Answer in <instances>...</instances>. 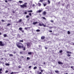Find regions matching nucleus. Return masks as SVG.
Wrapping results in <instances>:
<instances>
[{
  "label": "nucleus",
  "mask_w": 74,
  "mask_h": 74,
  "mask_svg": "<svg viewBox=\"0 0 74 74\" xmlns=\"http://www.w3.org/2000/svg\"><path fill=\"white\" fill-rule=\"evenodd\" d=\"M20 53L21 54H23V53L21 51L20 52Z\"/></svg>",
  "instance_id": "47"
},
{
  "label": "nucleus",
  "mask_w": 74,
  "mask_h": 74,
  "mask_svg": "<svg viewBox=\"0 0 74 74\" xmlns=\"http://www.w3.org/2000/svg\"><path fill=\"white\" fill-rule=\"evenodd\" d=\"M19 23L21 22H22V19H20L19 20Z\"/></svg>",
  "instance_id": "38"
},
{
  "label": "nucleus",
  "mask_w": 74,
  "mask_h": 74,
  "mask_svg": "<svg viewBox=\"0 0 74 74\" xmlns=\"http://www.w3.org/2000/svg\"><path fill=\"white\" fill-rule=\"evenodd\" d=\"M10 74H14V72H12V73H10Z\"/></svg>",
  "instance_id": "53"
},
{
  "label": "nucleus",
  "mask_w": 74,
  "mask_h": 74,
  "mask_svg": "<svg viewBox=\"0 0 74 74\" xmlns=\"http://www.w3.org/2000/svg\"><path fill=\"white\" fill-rule=\"evenodd\" d=\"M3 36L4 37H7V34H3Z\"/></svg>",
  "instance_id": "19"
},
{
  "label": "nucleus",
  "mask_w": 74,
  "mask_h": 74,
  "mask_svg": "<svg viewBox=\"0 0 74 74\" xmlns=\"http://www.w3.org/2000/svg\"><path fill=\"white\" fill-rule=\"evenodd\" d=\"M42 26H43L44 27H49V26H46V25H44V24H42Z\"/></svg>",
  "instance_id": "15"
},
{
  "label": "nucleus",
  "mask_w": 74,
  "mask_h": 74,
  "mask_svg": "<svg viewBox=\"0 0 74 74\" xmlns=\"http://www.w3.org/2000/svg\"><path fill=\"white\" fill-rule=\"evenodd\" d=\"M31 67H32V66H29V69H30V68H31Z\"/></svg>",
  "instance_id": "48"
},
{
  "label": "nucleus",
  "mask_w": 74,
  "mask_h": 74,
  "mask_svg": "<svg viewBox=\"0 0 74 74\" xmlns=\"http://www.w3.org/2000/svg\"><path fill=\"white\" fill-rule=\"evenodd\" d=\"M5 73H8V70L6 71Z\"/></svg>",
  "instance_id": "39"
},
{
  "label": "nucleus",
  "mask_w": 74,
  "mask_h": 74,
  "mask_svg": "<svg viewBox=\"0 0 74 74\" xmlns=\"http://www.w3.org/2000/svg\"><path fill=\"white\" fill-rule=\"evenodd\" d=\"M63 52V51H62V50H61L59 52V53H62Z\"/></svg>",
  "instance_id": "25"
},
{
  "label": "nucleus",
  "mask_w": 74,
  "mask_h": 74,
  "mask_svg": "<svg viewBox=\"0 0 74 74\" xmlns=\"http://www.w3.org/2000/svg\"><path fill=\"white\" fill-rule=\"evenodd\" d=\"M67 56H69H69H71V55H70L69 54H68L67 55Z\"/></svg>",
  "instance_id": "35"
},
{
  "label": "nucleus",
  "mask_w": 74,
  "mask_h": 74,
  "mask_svg": "<svg viewBox=\"0 0 74 74\" xmlns=\"http://www.w3.org/2000/svg\"><path fill=\"white\" fill-rule=\"evenodd\" d=\"M13 53H14V54H15L16 53V52L15 51H14L13 52Z\"/></svg>",
  "instance_id": "42"
},
{
  "label": "nucleus",
  "mask_w": 74,
  "mask_h": 74,
  "mask_svg": "<svg viewBox=\"0 0 74 74\" xmlns=\"http://www.w3.org/2000/svg\"><path fill=\"white\" fill-rule=\"evenodd\" d=\"M19 42H23V40H19Z\"/></svg>",
  "instance_id": "31"
},
{
  "label": "nucleus",
  "mask_w": 74,
  "mask_h": 74,
  "mask_svg": "<svg viewBox=\"0 0 74 74\" xmlns=\"http://www.w3.org/2000/svg\"><path fill=\"white\" fill-rule=\"evenodd\" d=\"M18 2H19V3H20V4H21V3H23V1H18Z\"/></svg>",
  "instance_id": "24"
},
{
  "label": "nucleus",
  "mask_w": 74,
  "mask_h": 74,
  "mask_svg": "<svg viewBox=\"0 0 74 74\" xmlns=\"http://www.w3.org/2000/svg\"><path fill=\"white\" fill-rule=\"evenodd\" d=\"M43 64H45V62H44Z\"/></svg>",
  "instance_id": "57"
},
{
  "label": "nucleus",
  "mask_w": 74,
  "mask_h": 74,
  "mask_svg": "<svg viewBox=\"0 0 74 74\" xmlns=\"http://www.w3.org/2000/svg\"><path fill=\"white\" fill-rule=\"evenodd\" d=\"M42 19H44L45 20H46V18L45 17H42Z\"/></svg>",
  "instance_id": "29"
},
{
  "label": "nucleus",
  "mask_w": 74,
  "mask_h": 74,
  "mask_svg": "<svg viewBox=\"0 0 74 74\" xmlns=\"http://www.w3.org/2000/svg\"><path fill=\"white\" fill-rule=\"evenodd\" d=\"M45 49H48V47H45Z\"/></svg>",
  "instance_id": "44"
},
{
  "label": "nucleus",
  "mask_w": 74,
  "mask_h": 74,
  "mask_svg": "<svg viewBox=\"0 0 74 74\" xmlns=\"http://www.w3.org/2000/svg\"><path fill=\"white\" fill-rule=\"evenodd\" d=\"M2 22H5V21L3 20H2Z\"/></svg>",
  "instance_id": "55"
},
{
  "label": "nucleus",
  "mask_w": 74,
  "mask_h": 74,
  "mask_svg": "<svg viewBox=\"0 0 74 74\" xmlns=\"http://www.w3.org/2000/svg\"><path fill=\"white\" fill-rule=\"evenodd\" d=\"M55 72L56 73H59V71H55Z\"/></svg>",
  "instance_id": "26"
},
{
  "label": "nucleus",
  "mask_w": 74,
  "mask_h": 74,
  "mask_svg": "<svg viewBox=\"0 0 74 74\" xmlns=\"http://www.w3.org/2000/svg\"><path fill=\"white\" fill-rule=\"evenodd\" d=\"M24 14H25L26 15V14H27V13L26 12H24Z\"/></svg>",
  "instance_id": "43"
},
{
  "label": "nucleus",
  "mask_w": 74,
  "mask_h": 74,
  "mask_svg": "<svg viewBox=\"0 0 74 74\" xmlns=\"http://www.w3.org/2000/svg\"><path fill=\"white\" fill-rule=\"evenodd\" d=\"M35 5H34L33 4V5H32V7H34Z\"/></svg>",
  "instance_id": "61"
},
{
  "label": "nucleus",
  "mask_w": 74,
  "mask_h": 74,
  "mask_svg": "<svg viewBox=\"0 0 74 74\" xmlns=\"http://www.w3.org/2000/svg\"><path fill=\"white\" fill-rule=\"evenodd\" d=\"M6 45V43H3V42L1 41H0V46H4Z\"/></svg>",
  "instance_id": "3"
},
{
  "label": "nucleus",
  "mask_w": 74,
  "mask_h": 74,
  "mask_svg": "<svg viewBox=\"0 0 74 74\" xmlns=\"http://www.w3.org/2000/svg\"><path fill=\"white\" fill-rule=\"evenodd\" d=\"M5 65H6V66H10V64L8 63H6L5 64Z\"/></svg>",
  "instance_id": "18"
},
{
  "label": "nucleus",
  "mask_w": 74,
  "mask_h": 74,
  "mask_svg": "<svg viewBox=\"0 0 74 74\" xmlns=\"http://www.w3.org/2000/svg\"><path fill=\"white\" fill-rule=\"evenodd\" d=\"M42 11V10H38L37 11V13H40V12H41Z\"/></svg>",
  "instance_id": "10"
},
{
  "label": "nucleus",
  "mask_w": 74,
  "mask_h": 74,
  "mask_svg": "<svg viewBox=\"0 0 74 74\" xmlns=\"http://www.w3.org/2000/svg\"><path fill=\"white\" fill-rule=\"evenodd\" d=\"M42 24H43L42 22L39 23V26H42Z\"/></svg>",
  "instance_id": "7"
},
{
  "label": "nucleus",
  "mask_w": 74,
  "mask_h": 74,
  "mask_svg": "<svg viewBox=\"0 0 74 74\" xmlns=\"http://www.w3.org/2000/svg\"><path fill=\"white\" fill-rule=\"evenodd\" d=\"M2 63L3 64H4V62H3Z\"/></svg>",
  "instance_id": "60"
},
{
  "label": "nucleus",
  "mask_w": 74,
  "mask_h": 74,
  "mask_svg": "<svg viewBox=\"0 0 74 74\" xmlns=\"http://www.w3.org/2000/svg\"><path fill=\"white\" fill-rule=\"evenodd\" d=\"M5 3H7L8 2V1H7V0H5Z\"/></svg>",
  "instance_id": "50"
},
{
  "label": "nucleus",
  "mask_w": 74,
  "mask_h": 74,
  "mask_svg": "<svg viewBox=\"0 0 74 74\" xmlns=\"http://www.w3.org/2000/svg\"><path fill=\"white\" fill-rule=\"evenodd\" d=\"M26 4H27V3H24V4H23L22 5H21L20 7L21 8H25H25L27 7V5H26Z\"/></svg>",
  "instance_id": "2"
},
{
  "label": "nucleus",
  "mask_w": 74,
  "mask_h": 74,
  "mask_svg": "<svg viewBox=\"0 0 74 74\" xmlns=\"http://www.w3.org/2000/svg\"><path fill=\"white\" fill-rule=\"evenodd\" d=\"M43 72V70H41V72Z\"/></svg>",
  "instance_id": "63"
},
{
  "label": "nucleus",
  "mask_w": 74,
  "mask_h": 74,
  "mask_svg": "<svg viewBox=\"0 0 74 74\" xmlns=\"http://www.w3.org/2000/svg\"><path fill=\"white\" fill-rule=\"evenodd\" d=\"M9 55L10 56H13V55L12 54H10Z\"/></svg>",
  "instance_id": "30"
},
{
  "label": "nucleus",
  "mask_w": 74,
  "mask_h": 74,
  "mask_svg": "<svg viewBox=\"0 0 74 74\" xmlns=\"http://www.w3.org/2000/svg\"><path fill=\"white\" fill-rule=\"evenodd\" d=\"M38 6H39V7H40V6L41 5V4L40 3H38Z\"/></svg>",
  "instance_id": "23"
},
{
  "label": "nucleus",
  "mask_w": 74,
  "mask_h": 74,
  "mask_svg": "<svg viewBox=\"0 0 74 74\" xmlns=\"http://www.w3.org/2000/svg\"><path fill=\"white\" fill-rule=\"evenodd\" d=\"M71 33H70V31H68V34H71Z\"/></svg>",
  "instance_id": "27"
},
{
  "label": "nucleus",
  "mask_w": 74,
  "mask_h": 74,
  "mask_svg": "<svg viewBox=\"0 0 74 74\" xmlns=\"http://www.w3.org/2000/svg\"><path fill=\"white\" fill-rule=\"evenodd\" d=\"M26 18H29V16L28 15H27L26 16Z\"/></svg>",
  "instance_id": "34"
},
{
  "label": "nucleus",
  "mask_w": 74,
  "mask_h": 74,
  "mask_svg": "<svg viewBox=\"0 0 74 74\" xmlns=\"http://www.w3.org/2000/svg\"><path fill=\"white\" fill-rule=\"evenodd\" d=\"M41 40H44L45 39V36H42L41 37Z\"/></svg>",
  "instance_id": "9"
},
{
  "label": "nucleus",
  "mask_w": 74,
  "mask_h": 74,
  "mask_svg": "<svg viewBox=\"0 0 74 74\" xmlns=\"http://www.w3.org/2000/svg\"><path fill=\"white\" fill-rule=\"evenodd\" d=\"M27 60H30V58L29 57H27Z\"/></svg>",
  "instance_id": "33"
},
{
  "label": "nucleus",
  "mask_w": 74,
  "mask_h": 74,
  "mask_svg": "<svg viewBox=\"0 0 74 74\" xmlns=\"http://www.w3.org/2000/svg\"><path fill=\"white\" fill-rule=\"evenodd\" d=\"M44 6L45 7V6H46L47 5V4H43Z\"/></svg>",
  "instance_id": "40"
},
{
  "label": "nucleus",
  "mask_w": 74,
  "mask_h": 74,
  "mask_svg": "<svg viewBox=\"0 0 74 74\" xmlns=\"http://www.w3.org/2000/svg\"><path fill=\"white\" fill-rule=\"evenodd\" d=\"M67 53H70V54H71V52H70V51H67L66 52Z\"/></svg>",
  "instance_id": "12"
},
{
  "label": "nucleus",
  "mask_w": 74,
  "mask_h": 74,
  "mask_svg": "<svg viewBox=\"0 0 74 74\" xmlns=\"http://www.w3.org/2000/svg\"><path fill=\"white\" fill-rule=\"evenodd\" d=\"M51 21V22H53V20H51V21Z\"/></svg>",
  "instance_id": "52"
},
{
  "label": "nucleus",
  "mask_w": 74,
  "mask_h": 74,
  "mask_svg": "<svg viewBox=\"0 0 74 74\" xmlns=\"http://www.w3.org/2000/svg\"><path fill=\"white\" fill-rule=\"evenodd\" d=\"M73 66H71V69H73Z\"/></svg>",
  "instance_id": "62"
},
{
  "label": "nucleus",
  "mask_w": 74,
  "mask_h": 74,
  "mask_svg": "<svg viewBox=\"0 0 74 74\" xmlns=\"http://www.w3.org/2000/svg\"><path fill=\"white\" fill-rule=\"evenodd\" d=\"M39 47V48H38V49H40V48H41V47Z\"/></svg>",
  "instance_id": "59"
},
{
  "label": "nucleus",
  "mask_w": 74,
  "mask_h": 74,
  "mask_svg": "<svg viewBox=\"0 0 74 74\" xmlns=\"http://www.w3.org/2000/svg\"><path fill=\"white\" fill-rule=\"evenodd\" d=\"M22 49H23V51H25L26 49V47H22Z\"/></svg>",
  "instance_id": "8"
},
{
  "label": "nucleus",
  "mask_w": 74,
  "mask_h": 74,
  "mask_svg": "<svg viewBox=\"0 0 74 74\" xmlns=\"http://www.w3.org/2000/svg\"><path fill=\"white\" fill-rule=\"evenodd\" d=\"M16 45L17 47H23L22 44L19 42L16 43Z\"/></svg>",
  "instance_id": "1"
},
{
  "label": "nucleus",
  "mask_w": 74,
  "mask_h": 74,
  "mask_svg": "<svg viewBox=\"0 0 74 74\" xmlns=\"http://www.w3.org/2000/svg\"><path fill=\"white\" fill-rule=\"evenodd\" d=\"M44 1V0H40V2H42Z\"/></svg>",
  "instance_id": "45"
},
{
  "label": "nucleus",
  "mask_w": 74,
  "mask_h": 74,
  "mask_svg": "<svg viewBox=\"0 0 74 74\" xmlns=\"http://www.w3.org/2000/svg\"><path fill=\"white\" fill-rule=\"evenodd\" d=\"M28 12H32L33 11L32 10H28L27 11Z\"/></svg>",
  "instance_id": "14"
},
{
  "label": "nucleus",
  "mask_w": 74,
  "mask_h": 74,
  "mask_svg": "<svg viewBox=\"0 0 74 74\" xmlns=\"http://www.w3.org/2000/svg\"><path fill=\"white\" fill-rule=\"evenodd\" d=\"M36 32H40V29H38L36 30Z\"/></svg>",
  "instance_id": "20"
},
{
  "label": "nucleus",
  "mask_w": 74,
  "mask_h": 74,
  "mask_svg": "<svg viewBox=\"0 0 74 74\" xmlns=\"http://www.w3.org/2000/svg\"><path fill=\"white\" fill-rule=\"evenodd\" d=\"M25 30H27L28 29V27H25Z\"/></svg>",
  "instance_id": "37"
},
{
  "label": "nucleus",
  "mask_w": 74,
  "mask_h": 74,
  "mask_svg": "<svg viewBox=\"0 0 74 74\" xmlns=\"http://www.w3.org/2000/svg\"><path fill=\"white\" fill-rule=\"evenodd\" d=\"M32 52H29L28 53V55H32Z\"/></svg>",
  "instance_id": "17"
},
{
  "label": "nucleus",
  "mask_w": 74,
  "mask_h": 74,
  "mask_svg": "<svg viewBox=\"0 0 74 74\" xmlns=\"http://www.w3.org/2000/svg\"><path fill=\"white\" fill-rule=\"evenodd\" d=\"M49 32H50V33H52V30H50L49 31Z\"/></svg>",
  "instance_id": "46"
},
{
  "label": "nucleus",
  "mask_w": 74,
  "mask_h": 74,
  "mask_svg": "<svg viewBox=\"0 0 74 74\" xmlns=\"http://www.w3.org/2000/svg\"><path fill=\"white\" fill-rule=\"evenodd\" d=\"M69 5L67 4L66 5V7L67 9H68V8H69Z\"/></svg>",
  "instance_id": "21"
},
{
  "label": "nucleus",
  "mask_w": 74,
  "mask_h": 74,
  "mask_svg": "<svg viewBox=\"0 0 74 74\" xmlns=\"http://www.w3.org/2000/svg\"><path fill=\"white\" fill-rule=\"evenodd\" d=\"M58 63L59 64H63L62 63V62L60 61H58Z\"/></svg>",
  "instance_id": "6"
},
{
  "label": "nucleus",
  "mask_w": 74,
  "mask_h": 74,
  "mask_svg": "<svg viewBox=\"0 0 74 74\" xmlns=\"http://www.w3.org/2000/svg\"><path fill=\"white\" fill-rule=\"evenodd\" d=\"M37 73L38 74H42V73H41V72H40L39 73Z\"/></svg>",
  "instance_id": "41"
},
{
  "label": "nucleus",
  "mask_w": 74,
  "mask_h": 74,
  "mask_svg": "<svg viewBox=\"0 0 74 74\" xmlns=\"http://www.w3.org/2000/svg\"><path fill=\"white\" fill-rule=\"evenodd\" d=\"M29 15H30V16H32V13H29Z\"/></svg>",
  "instance_id": "32"
},
{
  "label": "nucleus",
  "mask_w": 74,
  "mask_h": 74,
  "mask_svg": "<svg viewBox=\"0 0 74 74\" xmlns=\"http://www.w3.org/2000/svg\"><path fill=\"white\" fill-rule=\"evenodd\" d=\"M62 6H64V4L63 3L62 4Z\"/></svg>",
  "instance_id": "58"
},
{
  "label": "nucleus",
  "mask_w": 74,
  "mask_h": 74,
  "mask_svg": "<svg viewBox=\"0 0 74 74\" xmlns=\"http://www.w3.org/2000/svg\"><path fill=\"white\" fill-rule=\"evenodd\" d=\"M19 30L21 31V32H22V33H24V30H22V27H19Z\"/></svg>",
  "instance_id": "4"
},
{
  "label": "nucleus",
  "mask_w": 74,
  "mask_h": 74,
  "mask_svg": "<svg viewBox=\"0 0 74 74\" xmlns=\"http://www.w3.org/2000/svg\"><path fill=\"white\" fill-rule=\"evenodd\" d=\"M2 71V69H0V71Z\"/></svg>",
  "instance_id": "54"
},
{
  "label": "nucleus",
  "mask_w": 74,
  "mask_h": 74,
  "mask_svg": "<svg viewBox=\"0 0 74 74\" xmlns=\"http://www.w3.org/2000/svg\"><path fill=\"white\" fill-rule=\"evenodd\" d=\"M5 52H7V51L6 50H4Z\"/></svg>",
  "instance_id": "64"
},
{
  "label": "nucleus",
  "mask_w": 74,
  "mask_h": 74,
  "mask_svg": "<svg viewBox=\"0 0 74 74\" xmlns=\"http://www.w3.org/2000/svg\"><path fill=\"white\" fill-rule=\"evenodd\" d=\"M53 28V27H49V29H52Z\"/></svg>",
  "instance_id": "49"
},
{
  "label": "nucleus",
  "mask_w": 74,
  "mask_h": 74,
  "mask_svg": "<svg viewBox=\"0 0 74 74\" xmlns=\"http://www.w3.org/2000/svg\"><path fill=\"white\" fill-rule=\"evenodd\" d=\"M12 12L13 13V14H15V12L13 11H12Z\"/></svg>",
  "instance_id": "51"
},
{
  "label": "nucleus",
  "mask_w": 74,
  "mask_h": 74,
  "mask_svg": "<svg viewBox=\"0 0 74 74\" xmlns=\"http://www.w3.org/2000/svg\"><path fill=\"white\" fill-rule=\"evenodd\" d=\"M18 47L19 49H22V47Z\"/></svg>",
  "instance_id": "16"
},
{
  "label": "nucleus",
  "mask_w": 74,
  "mask_h": 74,
  "mask_svg": "<svg viewBox=\"0 0 74 74\" xmlns=\"http://www.w3.org/2000/svg\"><path fill=\"white\" fill-rule=\"evenodd\" d=\"M48 3H49V4H50V1H49V0H48Z\"/></svg>",
  "instance_id": "36"
},
{
  "label": "nucleus",
  "mask_w": 74,
  "mask_h": 74,
  "mask_svg": "<svg viewBox=\"0 0 74 74\" xmlns=\"http://www.w3.org/2000/svg\"><path fill=\"white\" fill-rule=\"evenodd\" d=\"M37 67V66H35L34 67V70H35L36 69Z\"/></svg>",
  "instance_id": "28"
},
{
  "label": "nucleus",
  "mask_w": 74,
  "mask_h": 74,
  "mask_svg": "<svg viewBox=\"0 0 74 74\" xmlns=\"http://www.w3.org/2000/svg\"><path fill=\"white\" fill-rule=\"evenodd\" d=\"M37 22H33V24L34 25H36V24H37Z\"/></svg>",
  "instance_id": "11"
},
{
  "label": "nucleus",
  "mask_w": 74,
  "mask_h": 74,
  "mask_svg": "<svg viewBox=\"0 0 74 74\" xmlns=\"http://www.w3.org/2000/svg\"><path fill=\"white\" fill-rule=\"evenodd\" d=\"M18 68H19V69H21V66H19Z\"/></svg>",
  "instance_id": "56"
},
{
  "label": "nucleus",
  "mask_w": 74,
  "mask_h": 74,
  "mask_svg": "<svg viewBox=\"0 0 74 74\" xmlns=\"http://www.w3.org/2000/svg\"><path fill=\"white\" fill-rule=\"evenodd\" d=\"M11 24L8 23V24L7 25V26H10V25H11Z\"/></svg>",
  "instance_id": "22"
},
{
  "label": "nucleus",
  "mask_w": 74,
  "mask_h": 74,
  "mask_svg": "<svg viewBox=\"0 0 74 74\" xmlns=\"http://www.w3.org/2000/svg\"><path fill=\"white\" fill-rule=\"evenodd\" d=\"M27 47H30L31 46V44L30 42H28L27 43Z\"/></svg>",
  "instance_id": "5"
},
{
  "label": "nucleus",
  "mask_w": 74,
  "mask_h": 74,
  "mask_svg": "<svg viewBox=\"0 0 74 74\" xmlns=\"http://www.w3.org/2000/svg\"><path fill=\"white\" fill-rule=\"evenodd\" d=\"M43 15H46V12L45 11L43 12Z\"/></svg>",
  "instance_id": "13"
}]
</instances>
